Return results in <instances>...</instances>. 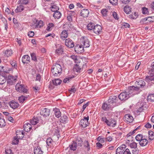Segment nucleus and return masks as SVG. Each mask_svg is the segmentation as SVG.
Returning a JSON list of instances; mask_svg holds the SVG:
<instances>
[{
    "label": "nucleus",
    "instance_id": "nucleus-1",
    "mask_svg": "<svg viewBox=\"0 0 154 154\" xmlns=\"http://www.w3.org/2000/svg\"><path fill=\"white\" fill-rule=\"evenodd\" d=\"M135 84L136 86V87L134 86H131L129 87V89L132 91L134 93L135 91H138L140 88H143L145 86L146 83L145 82L142 80H140L137 81Z\"/></svg>",
    "mask_w": 154,
    "mask_h": 154
},
{
    "label": "nucleus",
    "instance_id": "nucleus-2",
    "mask_svg": "<svg viewBox=\"0 0 154 154\" xmlns=\"http://www.w3.org/2000/svg\"><path fill=\"white\" fill-rule=\"evenodd\" d=\"M134 94L135 93H134L131 90L129 89V87L127 89V91L121 93L119 95V98L121 101H125L128 99L131 94Z\"/></svg>",
    "mask_w": 154,
    "mask_h": 154
},
{
    "label": "nucleus",
    "instance_id": "nucleus-3",
    "mask_svg": "<svg viewBox=\"0 0 154 154\" xmlns=\"http://www.w3.org/2000/svg\"><path fill=\"white\" fill-rule=\"evenodd\" d=\"M62 71L61 66L58 63H56L53 65L51 69V71L53 75L55 77L60 76Z\"/></svg>",
    "mask_w": 154,
    "mask_h": 154
},
{
    "label": "nucleus",
    "instance_id": "nucleus-4",
    "mask_svg": "<svg viewBox=\"0 0 154 154\" xmlns=\"http://www.w3.org/2000/svg\"><path fill=\"white\" fill-rule=\"evenodd\" d=\"M151 68L149 70V73L150 75H148L146 77L145 80L147 82L150 81H153L152 82L154 84V62L151 64Z\"/></svg>",
    "mask_w": 154,
    "mask_h": 154
},
{
    "label": "nucleus",
    "instance_id": "nucleus-5",
    "mask_svg": "<svg viewBox=\"0 0 154 154\" xmlns=\"http://www.w3.org/2000/svg\"><path fill=\"white\" fill-rule=\"evenodd\" d=\"M17 78V76L9 75L7 77V82L8 84L9 85H12L16 82Z\"/></svg>",
    "mask_w": 154,
    "mask_h": 154
},
{
    "label": "nucleus",
    "instance_id": "nucleus-6",
    "mask_svg": "<svg viewBox=\"0 0 154 154\" xmlns=\"http://www.w3.org/2000/svg\"><path fill=\"white\" fill-rule=\"evenodd\" d=\"M89 119V117L88 116L86 117H85L84 119L81 120L79 122V125L82 128H85L87 127L89 124L88 123Z\"/></svg>",
    "mask_w": 154,
    "mask_h": 154
},
{
    "label": "nucleus",
    "instance_id": "nucleus-7",
    "mask_svg": "<svg viewBox=\"0 0 154 154\" xmlns=\"http://www.w3.org/2000/svg\"><path fill=\"white\" fill-rule=\"evenodd\" d=\"M118 100V98L116 96H114L109 97L108 101L109 103L112 106L115 105V106L116 105V104Z\"/></svg>",
    "mask_w": 154,
    "mask_h": 154
},
{
    "label": "nucleus",
    "instance_id": "nucleus-8",
    "mask_svg": "<svg viewBox=\"0 0 154 154\" xmlns=\"http://www.w3.org/2000/svg\"><path fill=\"white\" fill-rule=\"evenodd\" d=\"M81 41L82 44L83 45L84 47L88 48L90 46V42L87 37H82Z\"/></svg>",
    "mask_w": 154,
    "mask_h": 154
},
{
    "label": "nucleus",
    "instance_id": "nucleus-9",
    "mask_svg": "<svg viewBox=\"0 0 154 154\" xmlns=\"http://www.w3.org/2000/svg\"><path fill=\"white\" fill-rule=\"evenodd\" d=\"M94 32L97 35L100 34L102 32V28L101 26L97 24L93 27Z\"/></svg>",
    "mask_w": 154,
    "mask_h": 154
},
{
    "label": "nucleus",
    "instance_id": "nucleus-10",
    "mask_svg": "<svg viewBox=\"0 0 154 154\" xmlns=\"http://www.w3.org/2000/svg\"><path fill=\"white\" fill-rule=\"evenodd\" d=\"M75 51L78 54H80L84 51V48L82 45H77L75 46Z\"/></svg>",
    "mask_w": 154,
    "mask_h": 154
},
{
    "label": "nucleus",
    "instance_id": "nucleus-11",
    "mask_svg": "<svg viewBox=\"0 0 154 154\" xmlns=\"http://www.w3.org/2000/svg\"><path fill=\"white\" fill-rule=\"evenodd\" d=\"M33 22L34 24H35V28H40L44 25V23L43 21L41 20H38L36 19H35L33 20Z\"/></svg>",
    "mask_w": 154,
    "mask_h": 154
},
{
    "label": "nucleus",
    "instance_id": "nucleus-12",
    "mask_svg": "<svg viewBox=\"0 0 154 154\" xmlns=\"http://www.w3.org/2000/svg\"><path fill=\"white\" fill-rule=\"evenodd\" d=\"M126 147V146L125 144H122L118 147L116 149V154H122Z\"/></svg>",
    "mask_w": 154,
    "mask_h": 154
},
{
    "label": "nucleus",
    "instance_id": "nucleus-13",
    "mask_svg": "<svg viewBox=\"0 0 154 154\" xmlns=\"http://www.w3.org/2000/svg\"><path fill=\"white\" fill-rule=\"evenodd\" d=\"M65 44L69 48H72L74 46V42L70 38L66 39L65 40Z\"/></svg>",
    "mask_w": 154,
    "mask_h": 154
},
{
    "label": "nucleus",
    "instance_id": "nucleus-14",
    "mask_svg": "<svg viewBox=\"0 0 154 154\" xmlns=\"http://www.w3.org/2000/svg\"><path fill=\"white\" fill-rule=\"evenodd\" d=\"M50 113V110L46 108L42 109L40 112V114L43 116H49Z\"/></svg>",
    "mask_w": 154,
    "mask_h": 154
},
{
    "label": "nucleus",
    "instance_id": "nucleus-15",
    "mask_svg": "<svg viewBox=\"0 0 154 154\" xmlns=\"http://www.w3.org/2000/svg\"><path fill=\"white\" fill-rule=\"evenodd\" d=\"M114 106L115 105L112 106L109 103L108 104L106 103H104L102 104V108L104 110L106 111L109 110V109H112Z\"/></svg>",
    "mask_w": 154,
    "mask_h": 154
},
{
    "label": "nucleus",
    "instance_id": "nucleus-16",
    "mask_svg": "<svg viewBox=\"0 0 154 154\" xmlns=\"http://www.w3.org/2000/svg\"><path fill=\"white\" fill-rule=\"evenodd\" d=\"M10 106L13 109L17 108L19 106L18 102L14 100L11 101L9 103Z\"/></svg>",
    "mask_w": 154,
    "mask_h": 154
},
{
    "label": "nucleus",
    "instance_id": "nucleus-17",
    "mask_svg": "<svg viewBox=\"0 0 154 154\" xmlns=\"http://www.w3.org/2000/svg\"><path fill=\"white\" fill-rule=\"evenodd\" d=\"M125 120L129 123H132L134 120L133 116L130 114H126L125 116Z\"/></svg>",
    "mask_w": 154,
    "mask_h": 154
},
{
    "label": "nucleus",
    "instance_id": "nucleus-18",
    "mask_svg": "<svg viewBox=\"0 0 154 154\" xmlns=\"http://www.w3.org/2000/svg\"><path fill=\"white\" fill-rule=\"evenodd\" d=\"M108 123L107 124L108 126H110L112 127H114L116 124V121L114 119H111L108 120Z\"/></svg>",
    "mask_w": 154,
    "mask_h": 154
},
{
    "label": "nucleus",
    "instance_id": "nucleus-19",
    "mask_svg": "<svg viewBox=\"0 0 154 154\" xmlns=\"http://www.w3.org/2000/svg\"><path fill=\"white\" fill-rule=\"evenodd\" d=\"M51 11L54 12L53 14V17L55 19H59L61 16V13L57 10L55 11L51 10Z\"/></svg>",
    "mask_w": 154,
    "mask_h": 154
},
{
    "label": "nucleus",
    "instance_id": "nucleus-20",
    "mask_svg": "<svg viewBox=\"0 0 154 154\" xmlns=\"http://www.w3.org/2000/svg\"><path fill=\"white\" fill-rule=\"evenodd\" d=\"M89 13V12L88 9H84L81 10L80 14L82 16L86 17L88 16Z\"/></svg>",
    "mask_w": 154,
    "mask_h": 154
},
{
    "label": "nucleus",
    "instance_id": "nucleus-21",
    "mask_svg": "<svg viewBox=\"0 0 154 154\" xmlns=\"http://www.w3.org/2000/svg\"><path fill=\"white\" fill-rule=\"evenodd\" d=\"M30 57L28 55H23L22 57V62L23 64H27V62H29Z\"/></svg>",
    "mask_w": 154,
    "mask_h": 154
},
{
    "label": "nucleus",
    "instance_id": "nucleus-22",
    "mask_svg": "<svg viewBox=\"0 0 154 154\" xmlns=\"http://www.w3.org/2000/svg\"><path fill=\"white\" fill-rule=\"evenodd\" d=\"M34 154H42L43 152L39 146L35 147L34 150Z\"/></svg>",
    "mask_w": 154,
    "mask_h": 154
},
{
    "label": "nucleus",
    "instance_id": "nucleus-23",
    "mask_svg": "<svg viewBox=\"0 0 154 154\" xmlns=\"http://www.w3.org/2000/svg\"><path fill=\"white\" fill-rule=\"evenodd\" d=\"M63 52V47L62 45H60L59 48H57L55 50V53L58 55L62 54Z\"/></svg>",
    "mask_w": 154,
    "mask_h": 154
},
{
    "label": "nucleus",
    "instance_id": "nucleus-24",
    "mask_svg": "<svg viewBox=\"0 0 154 154\" xmlns=\"http://www.w3.org/2000/svg\"><path fill=\"white\" fill-rule=\"evenodd\" d=\"M148 143V140L143 138L139 142L140 145L141 146H146Z\"/></svg>",
    "mask_w": 154,
    "mask_h": 154
},
{
    "label": "nucleus",
    "instance_id": "nucleus-25",
    "mask_svg": "<svg viewBox=\"0 0 154 154\" xmlns=\"http://www.w3.org/2000/svg\"><path fill=\"white\" fill-rule=\"evenodd\" d=\"M31 126V124L29 123H27V124H24L23 127L24 130L27 132L29 131L32 128Z\"/></svg>",
    "mask_w": 154,
    "mask_h": 154
},
{
    "label": "nucleus",
    "instance_id": "nucleus-26",
    "mask_svg": "<svg viewBox=\"0 0 154 154\" xmlns=\"http://www.w3.org/2000/svg\"><path fill=\"white\" fill-rule=\"evenodd\" d=\"M0 118V127L1 128L5 127L6 125V122L2 114Z\"/></svg>",
    "mask_w": 154,
    "mask_h": 154
},
{
    "label": "nucleus",
    "instance_id": "nucleus-27",
    "mask_svg": "<svg viewBox=\"0 0 154 154\" xmlns=\"http://www.w3.org/2000/svg\"><path fill=\"white\" fill-rule=\"evenodd\" d=\"M24 86L23 85L17 84L15 86L16 89L20 92H22Z\"/></svg>",
    "mask_w": 154,
    "mask_h": 154
},
{
    "label": "nucleus",
    "instance_id": "nucleus-28",
    "mask_svg": "<svg viewBox=\"0 0 154 154\" xmlns=\"http://www.w3.org/2000/svg\"><path fill=\"white\" fill-rule=\"evenodd\" d=\"M39 119L38 117L34 116L32 119L30 120V122L32 125H35L38 122Z\"/></svg>",
    "mask_w": 154,
    "mask_h": 154
},
{
    "label": "nucleus",
    "instance_id": "nucleus-29",
    "mask_svg": "<svg viewBox=\"0 0 154 154\" xmlns=\"http://www.w3.org/2000/svg\"><path fill=\"white\" fill-rule=\"evenodd\" d=\"M53 111L54 112V114L57 118H58L61 116V112L59 109L55 108L54 109Z\"/></svg>",
    "mask_w": 154,
    "mask_h": 154
},
{
    "label": "nucleus",
    "instance_id": "nucleus-30",
    "mask_svg": "<svg viewBox=\"0 0 154 154\" xmlns=\"http://www.w3.org/2000/svg\"><path fill=\"white\" fill-rule=\"evenodd\" d=\"M68 35L67 31L63 30L60 35V38L62 40H64L67 37Z\"/></svg>",
    "mask_w": 154,
    "mask_h": 154
},
{
    "label": "nucleus",
    "instance_id": "nucleus-31",
    "mask_svg": "<svg viewBox=\"0 0 154 154\" xmlns=\"http://www.w3.org/2000/svg\"><path fill=\"white\" fill-rule=\"evenodd\" d=\"M75 143H76L77 146H81L83 145V141H82L81 138L80 137L78 138Z\"/></svg>",
    "mask_w": 154,
    "mask_h": 154
},
{
    "label": "nucleus",
    "instance_id": "nucleus-32",
    "mask_svg": "<svg viewBox=\"0 0 154 154\" xmlns=\"http://www.w3.org/2000/svg\"><path fill=\"white\" fill-rule=\"evenodd\" d=\"M62 82V80L60 79H55L52 80V83L55 86H57L60 85Z\"/></svg>",
    "mask_w": 154,
    "mask_h": 154
},
{
    "label": "nucleus",
    "instance_id": "nucleus-33",
    "mask_svg": "<svg viewBox=\"0 0 154 154\" xmlns=\"http://www.w3.org/2000/svg\"><path fill=\"white\" fill-rule=\"evenodd\" d=\"M68 118L66 115H64L61 116L60 118V122L63 123L65 124L67 122Z\"/></svg>",
    "mask_w": 154,
    "mask_h": 154
},
{
    "label": "nucleus",
    "instance_id": "nucleus-34",
    "mask_svg": "<svg viewBox=\"0 0 154 154\" xmlns=\"http://www.w3.org/2000/svg\"><path fill=\"white\" fill-rule=\"evenodd\" d=\"M81 69L79 65L77 64H76L75 65L73 68V70L74 72H80Z\"/></svg>",
    "mask_w": 154,
    "mask_h": 154
},
{
    "label": "nucleus",
    "instance_id": "nucleus-35",
    "mask_svg": "<svg viewBox=\"0 0 154 154\" xmlns=\"http://www.w3.org/2000/svg\"><path fill=\"white\" fill-rule=\"evenodd\" d=\"M24 8L23 6L20 5L19 6H17V8L15 10V12L16 13L20 12L24 10Z\"/></svg>",
    "mask_w": 154,
    "mask_h": 154
},
{
    "label": "nucleus",
    "instance_id": "nucleus-36",
    "mask_svg": "<svg viewBox=\"0 0 154 154\" xmlns=\"http://www.w3.org/2000/svg\"><path fill=\"white\" fill-rule=\"evenodd\" d=\"M27 97L21 95L18 98V100L20 103H23L27 99Z\"/></svg>",
    "mask_w": 154,
    "mask_h": 154
},
{
    "label": "nucleus",
    "instance_id": "nucleus-37",
    "mask_svg": "<svg viewBox=\"0 0 154 154\" xmlns=\"http://www.w3.org/2000/svg\"><path fill=\"white\" fill-rule=\"evenodd\" d=\"M147 100L149 101L150 102H154V94H149L147 97Z\"/></svg>",
    "mask_w": 154,
    "mask_h": 154
},
{
    "label": "nucleus",
    "instance_id": "nucleus-38",
    "mask_svg": "<svg viewBox=\"0 0 154 154\" xmlns=\"http://www.w3.org/2000/svg\"><path fill=\"white\" fill-rule=\"evenodd\" d=\"M69 147L71 150L75 151L76 149L77 146L76 145V143H75V141H73L72 144L69 145Z\"/></svg>",
    "mask_w": 154,
    "mask_h": 154
},
{
    "label": "nucleus",
    "instance_id": "nucleus-39",
    "mask_svg": "<svg viewBox=\"0 0 154 154\" xmlns=\"http://www.w3.org/2000/svg\"><path fill=\"white\" fill-rule=\"evenodd\" d=\"M5 54L7 57H8L12 54V51L11 49H7L5 52Z\"/></svg>",
    "mask_w": 154,
    "mask_h": 154
},
{
    "label": "nucleus",
    "instance_id": "nucleus-40",
    "mask_svg": "<svg viewBox=\"0 0 154 154\" xmlns=\"http://www.w3.org/2000/svg\"><path fill=\"white\" fill-rule=\"evenodd\" d=\"M149 138L151 140L154 139V133L151 131H149L148 132Z\"/></svg>",
    "mask_w": 154,
    "mask_h": 154
},
{
    "label": "nucleus",
    "instance_id": "nucleus-41",
    "mask_svg": "<svg viewBox=\"0 0 154 154\" xmlns=\"http://www.w3.org/2000/svg\"><path fill=\"white\" fill-rule=\"evenodd\" d=\"M6 82V78L3 75L0 74V85L3 84Z\"/></svg>",
    "mask_w": 154,
    "mask_h": 154
},
{
    "label": "nucleus",
    "instance_id": "nucleus-42",
    "mask_svg": "<svg viewBox=\"0 0 154 154\" xmlns=\"http://www.w3.org/2000/svg\"><path fill=\"white\" fill-rule=\"evenodd\" d=\"M95 25L94 23H90L87 26V29L88 30H91L93 29V27H94Z\"/></svg>",
    "mask_w": 154,
    "mask_h": 154
},
{
    "label": "nucleus",
    "instance_id": "nucleus-43",
    "mask_svg": "<svg viewBox=\"0 0 154 154\" xmlns=\"http://www.w3.org/2000/svg\"><path fill=\"white\" fill-rule=\"evenodd\" d=\"M84 147L87 148V150L88 151L90 150V147L88 141L85 140L84 141Z\"/></svg>",
    "mask_w": 154,
    "mask_h": 154
},
{
    "label": "nucleus",
    "instance_id": "nucleus-44",
    "mask_svg": "<svg viewBox=\"0 0 154 154\" xmlns=\"http://www.w3.org/2000/svg\"><path fill=\"white\" fill-rule=\"evenodd\" d=\"M10 63L13 67H14V68L17 69V64L15 61L14 60H11L10 61Z\"/></svg>",
    "mask_w": 154,
    "mask_h": 154
},
{
    "label": "nucleus",
    "instance_id": "nucleus-45",
    "mask_svg": "<svg viewBox=\"0 0 154 154\" xmlns=\"http://www.w3.org/2000/svg\"><path fill=\"white\" fill-rule=\"evenodd\" d=\"M129 146L131 148L134 149L137 148V143L134 142L130 143Z\"/></svg>",
    "mask_w": 154,
    "mask_h": 154
},
{
    "label": "nucleus",
    "instance_id": "nucleus-46",
    "mask_svg": "<svg viewBox=\"0 0 154 154\" xmlns=\"http://www.w3.org/2000/svg\"><path fill=\"white\" fill-rule=\"evenodd\" d=\"M142 10V13L143 14H149L148 9L147 8L145 7H143Z\"/></svg>",
    "mask_w": 154,
    "mask_h": 154
},
{
    "label": "nucleus",
    "instance_id": "nucleus-47",
    "mask_svg": "<svg viewBox=\"0 0 154 154\" xmlns=\"http://www.w3.org/2000/svg\"><path fill=\"white\" fill-rule=\"evenodd\" d=\"M138 16V14L137 12H134L133 14H131L129 15V17L131 19H136Z\"/></svg>",
    "mask_w": 154,
    "mask_h": 154
},
{
    "label": "nucleus",
    "instance_id": "nucleus-48",
    "mask_svg": "<svg viewBox=\"0 0 154 154\" xmlns=\"http://www.w3.org/2000/svg\"><path fill=\"white\" fill-rule=\"evenodd\" d=\"M143 138V137L142 134H138L135 137V139L136 140L140 142Z\"/></svg>",
    "mask_w": 154,
    "mask_h": 154
},
{
    "label": "nucleus",
    "instance_id": "nucleus-49",
    "mask_svg": "<svg viewBox=\"0 0 154 154\" xmlns=\"http://www.w3.org/2000/svg\"><path fill=\"white\" fill-rule=\"evenodd\" d=\"M31 56L32 60L35 61H37V60L36 54L34 53L31 54Z\"/></svg>",
    "mask_w": 154,
    "mask_h": 154
},
{
    "label": "nucleus",
    "instance_id": "nucleus-50",
    "mask_svg": "<svg viewBox=\"0 0 154 154\" xmlns=\"http://www.w3.org/2000/svg\"><path fill=\"white\" fill-rule=\"evenodd\" d=\"M19 142V140L17 138V137H14V140L12 142L13 144L16 145L18 144Z\"/></svg>",
    "mask_w": 154,
    "mask_h": 154
},
{
    "label": "nucleus",
    "instance_id": "nucleus-51",
    "mask_svg": "<svg viewBox=\"0 0 154 154\" xmlns=\"http://www.w3.org/2000/svg\"><path fill=\"white\" fill-rule=\"evenodd\" d=\"M68 91L69 92L71 93H75L76 91V89L75 88V87L74 86H73L71 88L68 89Z\"/></svg>",
    "mask_w": 154,
    "mask_h": 154
},
{
    "label": "nucleus",
    "instance_id": "nucleus-52",
    "mask_svg": "<svg viewBox=\"0 0 154 154\" xmlns=\"http://www.w3.org/2000/svg\"><path fill=\"white\" fill-rule=\"evenodd\" d=\"M54 26V24L53 23H49L48 25V26L47 27L46 29L48 31H50L51 30V28L53 27Z\"/></svg>",
    "mask_w": 154,
    "mask_h": 154
},
{
    "label": "nucleus",
    "instance_id": "nucleus-53",
    "mask_svg": "<svg viewBox=\"0 0 154 154\" xmlns=\"http://www.w3.org/2000/svg\"><path fill=\"white\" fill-rule=\"evenodd\" d=\"M53 140L51 138H49L47 139L46 140L47 144L48 146H50Z\"/></svg>",
    "mask_w": 154,
    "mask_h": 154
},
{
    "label": "nucleus",
    "instance_id": "nucleus-54",
    "mask_svg": "<svg viewBox=\"0 0 154 154\" xmlns=\"http://www.w3.org/2000/svg\"><path fill=\"white\" fill-rule=\"evenodd\" d=\"M107 11L106 9H103L101 11V13L104 16H106L107 15Z\"/></svg>",
    "mask_w": 154,
    "mask_h": 154
},
{
    "label": "nucleus",
    "instance_id": "nucleus-55",
    "mask_svg": "<svg viewBox=\"0 0 154 154\" xmlns=\"http://www.w3.org/2000/svg\"><path fill=\"white\" fill-rule=\"evenodd\" d=\"M112 16L115 19L117 20H119V18L118 17V14L116 12L114 11L112 12Z\"/></svg>",
    "mask_w": 154,
    "mask_h": 154
},
{
    "label": "nucleus",
    "instance_id": "nucleus-56",
    "mask_svg": "<svg viewBox=\"0 0 154 154\" xmlns=\"http://www.w3.org/2000/svg\"><path fill=\"white\" fill-rule=\"evenodd\" d=\"M133 154H138L139 152V150L137 148L134 149L132 150Z\"/></svg>",
    "mask_w": 154,
    "mask_h": 154
},
{
    "label": "nucleus",
    "instance_id": "nucleus-57",
    "mask_svg": "<svg viewBox=\"0 0 154 154\" xmlns=\"http://www.w3.org/2000/svg\"><path fill=\"white\" fill-rule=\"evenodd\" d=\"M109 2L113 5H116L118 3L117 0H109Z\"/></svg>",
    "mask_w": 154,
    "mask_h": 154
},
{
    "label": "nucleus",
    "instance_id": "nucleus-58",
    "mask_svg": "<svg viewBox=\"0 0 154 154\" xmlns=\"http://www.w3.org/2000/svg\"><path fill=\"white\" fill-rule=\"evenodd\" d=\"M7 68V67L6 66L5 67L3 66H0V71L3 72L5 73V72H6L5 69H6Z\"/></svg>",
    "mask_w": 154,
    "mask_h": 154
},
{
    "label": "nucleus",
    "instance_id": "nucleus-59",
    "mask_svg": "<svg viewBox=\"0 0 154 154\" xmlns=\"http://www.w3.org/2000/svg\"><path fill=\"white\" fill-rule=\"evenodd\" d=\"M5 152L6 154H13L12 150L10 149L5 150Z\"/></svg>",
    "mask_w": 154,
    "mask_h": 154
},
{
    "label": "nucleus",
    "instance_id": "nucleus-60",
    "mask_svg": "<svg viewBox=\"0 0 154 154\" xmlns=\"http://www.w3.org/2000/svg\"><path fill=\"white\" fill-rule=\"evenodd\" d=\"M122 154H131L129 149H125L123 153Z\"/></svg>",
    "mask_w": 154,
    "mask_h": 154
},
{
    "label": "nucleus",
    "instance_id": "nucleus-61",
    "mask_svg": "<svg viewBox=\"0 0 154 154\" xmlns=\"http://www.w3.org/2000/svg\"><path fill=\"white\" fill-rule=\"evenodd\" d=\"M121 2L123 4H127L129 3L131 0H120Z\"/></svg>",
    "mask_w": 154,
    "mask_h": 154
},
{
    "label": "nucleus",
    "instance_id": "nucleus-62",
    "mask_svg": "<svg viewBox=\"0 0 154 154\" xmlns=\"http://www.w3.org/2000/svg\"><path fill=\"white\" fill-rule=\"evenodd\" d=\"M29 1L28 0H21L20 3L21 4L26 5L28 3Z\"/></svg>",
    "mask_w": 154,
    "mask_h": 154
},
{
    "label": "nucleus",
    "instance_id": "nucleus-63",
    "mask_svg": "<svg viewBox=\"0 0 154 154\" xmlns=\"http://www.w3.org/2000/svg\"><path fill=\"white\" fill-rule=\"evenodd\" d=\"M72 79L70 77H68L64 79L63 80V82L64 83H68L69 82V80L70 79Z\"/></svg>",
    "mask_w": 154,
    "mask_h": 154
},
{
    "label": "nucleus",
    "instance_id": "nucleus-64",
    "mask_svg": "<svg viewBox=\"0 0 154 154\" xmlns=\"http://www.w3.org/2000/svg\"><path fill=\"white\" fill-rule=\"evenodd\" d=\"M32 88L34 91L35 92H37V91L39 90V88L37 86L33 87H32Z\"/></svg>",
    "mask_w": 154,
    "mask_h": 154
}]
</instances>
